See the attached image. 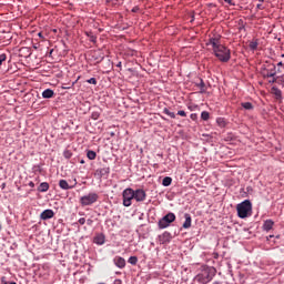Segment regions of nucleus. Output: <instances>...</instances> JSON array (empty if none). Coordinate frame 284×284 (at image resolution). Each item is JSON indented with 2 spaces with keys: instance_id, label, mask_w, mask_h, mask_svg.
Returning a JSON list of instances; mask_svg holds the SVG:
<instances>
[{
  "instance_id": "nucleus-1",
  "label": "nucleus",
  "mask_w": 284,
  "mask_h": 284,
  "mask_svg": "<svg viewBox=\"0 0 284 284\" xmlns=\"http://www.w3.org/2000/svg\"><path fill=\"white\" fill-rule=\"evenodd\" d=\"M216 276V268L214 267H206L201 273H199L194 281L201 284H207Z\"/></svg>"
},
{
  "instance_id": "nucleus-2",
  "label": "nucleus",
  "mask_w": 284,
  "mask_h": 284,
  "mask_svg": "<svg viewBox=\"0 0 284 284\" xmlns=\"http://www.w3.org/2000/svg\"><path fill=\"white\" fill-rule=\"evenodd\" d=\"M213 53L216 59H219V61H221L222 63H227V61L232 59V53L230 49L223 44L213 49Z\"/></svg>"
},
{
  "instance_id": "nucleus-3",
  "label": "nucleus",
  "mask_w": 284,
  "mask_h": 284,
  "mask_svg": "<svg viewBox=\"0 0 284 284\" xmlns=\"http://www.w3.org/2000/svg\"><path fill=\"white\" fill-rule=\"evenodd\" d=\"M236 210L240 219H247L250 216V212H252V202H250V200H245L237 204Z\"/></svg>"
},
{
  "instance_id": "nucleus-4",
  "label": "nucleus",
  "mask_w": 284,
  "mask_h": 284,
  "mask_svg": "<svg viewBox=\"0 0 284 284\" xmlns=\"http://www.w3.org/2000/svg\"><path fill=\"white\" fill-rule=\"evenodd\" d=\"M176 221V215L174 213H168L164 215L158 223L160 230H165V227H170L171 223Z\"/></svg>"
},
{
  "instance_id": "nucleus-5",
  "label": "nucleus",
  "mask_w": 284,
  "mask_h": 284,
  "mask_svg": "<svg viewBox=\"0 0 284 284\" xmlns=\"http://www.w3.org/2000/svg\"><path fill=\"white\" fill-rule=\"evenodd\" d=\"M97 201H99V194L97 193H89L80 199V203L83 205V207L88 205H94Z\"/></svg>"
},
{
  "instance_id": "nucleus-6",
  "label": "nucleus",
  "mask_w": 284,
  "mask_h": 284,
  "mask_svg": "<svg viewBox=\"0 0 284 284\" xmlns=\"http://www.w3.org/2000/svg\"><path fill=\"white\" fill-rule=\"evenodd\" d=\"M122 196L124 207H130V205H132V200L134 199V190L130 187L125 189L122 192Z\"/></svg>"
},
{
  "instance_id": "nucleus-7",
  "label": "nucleus",
  "mask_w": 284,
  "mask_h": 284,
  "mask_svg": "<svg viewBox=\"0 0 284 284\" xmlns=\"http://www.w3.org/2000/svg\"><path fill=\"white\" fill-rule=\"evenodd\" d=\"M263 70H264V79H270V77H276V64H267V65H263Z\"/></svg>"
},
{
  "instance_id": "nucleus-8",
  "label": "nucleus",
  "mask_w": 284,
  "mask_h": 284,
  "mask_svg": "<svg viewBox=\"0 0 284 284\" xmlns=\"http://www.w3.org/2000/svg\"><path fill=\"white\" fill-rule=\"evenodd\" d=\"M206 45H212L213 50L221 47V36L215 34L209 39V43Z\"/></svg>"
},
{
  "instance_id": "nucleus-9",
  "label": "nucleus",
  "mask_w": 284,
  "mask_h": 284,
  "mask_svg": "<svg viewBox=\"0 0 284 284\" xmlns=\"http://www.w3.org/2000/svg\"><path fill=\"white\" fill-rule=\"evenodd\" d=\"M146 197H148V194L143 189H138L134 191V199L138 203L145 201Z\"/></svg>"
},
{
  "instance_id": "nucleus-10",
  "label": "nucleus",
  "mask_w": 284,
  "mask_h": 284,
  "mask_svg": "<svg viewBox=\"0 0 284 284\" xmlns=\"http://www.w3.org/2000/svg\"><path fill=\"white\" fill-rule=\"evenodd\" d=\"M59 187H61V190H73V187H77V180H74V183L71 185H70V183H68V181L60 180Z\"/></svg>"
},
{
  "instance_id": "nucleus-11",
  "label": "nucleus",
  "mask_w": 284,
  "mask_h": 284,
  "mask_svg": "<svg viewBox=\"0 0 284 284\" xmlns=\"http://www.w3.org/2000/svg\"><path fill=\"white\" fill-rule=\"evenodd\" d=\"M41 221H48L50 219H54V211L47 209L40 214Z\"/></svg>"
},
{
  "instance_id": "nucleus-12",
  "label": "nucleus",
  "mask_w": 284,
  "mask_h": 284,
  "mask_svg": "<svg viewBox=\"0 0 284 284\" xmlns=\"http://www.w3.org/2000/svg\"><path fill=\"white\" fill-rule=\"evenodd\" d=\"M271 94H273L276 101H283V92L276 87H272Z\"/></svg>"
},
{
  "instance_id": "nucleus-13",
  "label": "nucleus",
  "mask_w": 284,
  "mask_h": 284,
  "mask_svg": "<svg viewBox=\"0 0 284 284\" xmlns=\"http://www.w3.org/2000/svg\"><path fill=\"white\" fill-rule=\"evenodd\" d=\"M113 263H114L115 267H119L120 270H123V267H125V258H123L121 256H115L113 258Z\"/></svg>"
},
{
  "instance_id": "nucleus-14",
  "label": "nucleus",
  "mask_w": 284,
  "mask_h": 284,
  "mask_svg": "<svg viewBox=\"0 0 284 284\" xmlns=\"http://www.w3.org/2000/svg\"><path fill=\"white\" fill-rule=\"evenodd\" d=\"M184 219L183 227L184 230H190V227H192V215H190V213H185Z\"/></svg>"
},
{
  "instance_id": "nucleus-15",
  "label": "nucleus",
  "mask_w": 284,
  "mask_h": 284,
  "mask_svg": "<svg viewBox=\"0 0 284 284\" xmlns=\"http://www.w3.org/2000/svg\"><path fill=\"white\" fill-rule=\"evenodd\" d=\"M272 227H274V221L272 220H266L263 224V230L264 232H270V230H272Z\"/></svg>"
},
{
  "instance_id": "nucleus-16",
  "label": "nucleus",
  "mask_w": 284,
  "mask_h": 284,
  "mask_svg": "<svg viewBox=\"0 0 284 284\" xmlns=\"http://www.w3.org/2000/svg\"><path fill=\"white\" fill-rule=\"evenodd\" d=\"M52 97H54V91L52 89H45L42 92V98L43 99H52Z\"/></svg>"
},
{
  "instance_id": "nucleus-17",
  "label": "nucleus",
  "mask_w": 284,
  "mask_h": 284,
  "mask_svg": "<svg viewBox=\"0 0 284 284\" xmlns=\"http://www.w3.org/2000/svg\"><path fill=\"white\" fill-rule=\"evenodd\" d=\"M94 243L97 245H103V243H105V235H103V234L97 235L94 237Z\"/></svg>"
},
{
  "instance_id": "nucleus-18",
  "label": "nucleus",
  "mask_w": 284,
  "mask_h": 284,
  "mask_svg": "<svg viewBox=\"0 0 284 284\" xmlns=\"http://www.w3.org/2000/svg\"><path fill=\"white\" fill-rule=\"evenodd\" d=\"M49 190L50 184H48V182H42L38 187V192H48Z\"/></svg>"
},
{
  "instance_id": "nucleus-19",
  "label": "nucleus",
  "mask_w": 284,
  "mask_h": 284,
  "mask_svg": "<svg viewBox=\"0 0 284 284\" xmlns=\"http://www.w3.org/2000/svg\"><path fill=\"white\" fill-rule=\"evenodd\" d=\"M162 185H163L164 187H170V185H172V178L165 176V178L162 180Z\"/></svg>"
},
{
  "instance_id": "nucleus-20",
  "label": "nucleus",
  "mask_w": 284,
  "mask_h": 284,
  "mask_svg": "<svg viewBox=\"0 0 284 284\" xmlns=\"http://www.w3.org/2000/svg\"><path fill=\"white\" fill-rule=\"evenodd\" d=\"M163 114H166V115L170 116L171 119H176V113L170 111V109H168V108H164V109H163Z\"/></svg>"
},
{
  "instance_id": "nucleus-21",
  "label": "nucleus",
  "mask_w": 284,
  "mask_h": 284,
  "mask_svg": "<svg viewBox=\"0 0 284 284\" xmlns=\"http://www.w3.org/2000/svg\"><path fill=\"white\" fill-rule=\"evenodd\" d=\"M250 50H258V40H253L248 44Z\"/></svg>"
},
{
  "instance_id": "nucleus-22",
  "label": "nucleus",
  "mask_w": 284,
  "mask_h": 284,
  "mask_svg": "<svg viewBox=\"0 0 284 284\" xmlns=\"http://www.w3.org/2000/svg\"><path fill=\"white\" fill-rule=\"evenodd\" d=\"M241 105L244 108V110H254V104L251 102H242Z\"/></svg>"
},
{
  "instance_id": "nucleus-23",
  "label": "nucleus",
  "mask_w": 284,
  "mask_h": 284,
  "mask_svg": "<svg viewBox=\"0 0 284 284\" xmlns=\"http://www.w3.org/2000/svg\"><path fill=\"white\" fill-rule=\"evenodd\" d=\"M87 156L90 161H94V159H97V152L94 151H88L87 152Z\"/></svg>"
},
{
  "instance_id": "nucleus-24",
  "label": "nucleus",
  "mask_w": 284,
  "mask_h": 284,
  "mask_svg": "<svg viewBox=\"0 0 284 284\" xmlns=\"http://www.w3.org/2000/svg\"><path fill=\"white\" fill-rule=\"evenodd\" d=\"M128 263H130V265H136L139 263V257L131 256L129 257Z\"/></svg>"
},
{
  "instance_id": "nucleus-25",
  "label": "nucleus",
  "mask_w": 284,
  "mask_h": 284,
  "mask_svg": "<svg viewBox=\"0 0 284 284\" xmlns=\"http://www.w3.org/2000/svg\"><path fill=\"white\" fill-rule=\"evenodd\" d=\"M201 119H202V121H209L210 120V112L203 111L201 113Z\"/></svg>"
},
{
  "instance_id": "nucleus-26",
  "label": "nucleus",
  "mask_w": 284,
  "mask_h": 284,
  "mask_svg": "<svg viewBox=\"0 0 284 284\" xmlns=\"http://www.w3.org/2000/svg\"><path fill=\"white\" fill-rule=\"evenodd\" d=\"M197 88H200V92L203 93L205 92V82L203 80H200V83H197Z\"/></svg>"
},
{
  "instance_id": "nucleus-27",
  "label": "nucleus",
  "mask_w": 284,
  "mask_h": 284,
  "mask_svg": "<svg viewBox=\"0 0 284 284\" xmlns=\"http://www.w3.org/2000/svg\"><path fill=\"white\" fill-rule=\"evenodd\" d=\"M63 156H64V159H72V151L65 150V151L63 152Z\"/></svg>"
},
{
  "instance_id": "nucleus-28",
  "label": "nucleus",
  "mask_w": 284,
  "mask_h": 284,
  "mask_svg": "<svg viewBox=\"0 0 284 284\" xmlns=\"http://www.w3.org/2000/svg\"><path fill=\"white\" fill-rule=\"evenodd\" d=\"M99 116H101V113H99V111H95L91 114V119H93V121H98Z\"/></svg>"
},
{
  "instance_id": "nucleus-29",
  "label": "nucleus",
  "mask_w": 284,
  "mask_h": 284,
  "mask_svg": "<svg viewBox=\"0 0 284 284\" xmlns=\"http://www.w3.org/2000/svg\"><path fill=\"white\" fill-rule=\"evenodd\" d=\"M8 59V57L6 55V53L0 54V65L3 64V61H6Z\"/></svg>"
},
{
  "instance_id": "nucleus-30",
  "label": "nucleus",
  "mask_w": 284,
  "mask_h": 284,
  "mask_svg": "<svg viewBox=\"0 0 284 284\" xmlns=\"http://www.w3.org/2000/svg\"><path fill=\"white\" fill-rule=\"evenodd\" d=\"M87 36L90 38V41H92V43L97 42V37H94L92 33H87Z\"/></svg>"
},
{
  "instance_id": "nucleus-31",
  "label": "nucleus",
  "mask_w": 284,
  "mask_h": 284,
  "mask_svg": "<svg viewBox=\"0 0 284 284\" xmlns=\"http://www.w3.org/2000/svg\"><path fill=\"white\" fill-rule=\"evenodd\" d=\"M87 83H90L91 85H97V80H95V78H91V79L87 80Z\"/></svg>"
},
{
  "instance_id": "nucleus-32",
  "label": "nucleus",
  "mask_w": 284,
  "mask_h": 284,
  "mask_svg": "<svg viewBox=\"0 0 284 284\" xmlns=\"http://www.w3.org/2000/svg\"><path fill=\"white\" fill-rule=\"evenodd\" d=\"M109 1H111L115 6H121V3H123V0H109Z\"/></svg>"
},
{
  "instance_id": "nucleus-33",
  "label": "nucleus",
  "mask_w": 284,
  "mask_h": 284,
  "mask_svg": "<svg viewBox=\"0 0 284 284\" xmlns=\"http://www.w3.org/2000/svg\"><path fill=\"white\" fill-rule=\"evenodd\" d=\"M190 119H191L192 121H196V119H199V115H196V113H192V114L190 115Z\"/></svg>"
},
{
  "instance_id": "nucleus-34",
  "label": "nucleus",
  "mask_w": 284,
  "mask_h": 284,
  "mask_svg": "<svg viewBox=\"0 0 284 284\" xmlns=\"http://www.w3.org/2000/svg\"><path fill=\"white\" fill-rule=\"evenodd\" d=\"M103 172H105V169H98L97 174H100V176H103Z\"/></svg>"
},
{
  "instance_id": "nucleus-35",
  "label": "nucleus",
  "mask_w": 284,
  "mask_h": 284,
  "mask_svg": "<svg viewBox=\"0 0 284 284\" xmlns=\"http://www.w3.org/2000/svg\"><path fill=\"white\" fill-rule=\"evenodd\" d=\"M78 223H79L80 225H85V217H81V219L78 221Z\"/></svg>"
},
{
  "instance_id": "nucleus-36",
  "label": "nucleus",
  "mask_w": 284,
  "mask_h": 284,
  "mask_svg": "<svg viewBox=\"0 0 284 284\" xmlns=\"http://www.w3.org/2000/svg\"><path fill=\"white\" fill-rule=\"evenodd\" d=\"M179 116H187V113L185 111H178Z\"/></svg>"
},
{
  "instance_id": "nucleus-37",
  "label": "nucleus",
  "mask_w": 284,
  "mask_h": 284,
  "mask_svg": "<svg viewBox=\"0 0 284 284\" xmlns=\"http://www.w3.org/2000/svg\"><path fill=\"white\" fill-rule=\"evenodd\" d=\"M270 79H272V80H270L268 83H276V78L275 77H270Z\"/></svg>"
},
{
  "instance_id": "nucleus-38",
  "label": "nucleus",
  "mask_w": 284,
  "mask_h": 284,
  "mask_svg": "<svg viewBox=\"0 0 284 284\" xmlns=\"http://www.w3.org/2000/svg\"><path fill=\"white\" fill-rule=\"evenodd\" d=\"M225 3H229V6H234L233 0H224Z\"/></svg>"
},
{
  "instance_id": "nucleus-39",
  "label": "nucleus",
  "mask_w": 284,
  "mask_h": 284,
  "mask_svg": "<svg viewBox=\"0 0 284 284\" xmlns=\"http://www.w3.org/2000/svg\"><path fill=\"white\" fill-rule=\"evenodd\" d=\"M93 221L92 220H87V225H92Z\"/></svg>"
},
{
  "instance_id": "nucleus-40",
  "label": "nucleus",
  "mask_w": 284,
  "mask_h": 284,
  "mask_svg": "<svg viewBox=\"0 0 284 284\" xmlns=\"http://www.w3.org/2000/svg\"><path fill=\"white\" fill-rule=\"evenodd\" d=\"M132 12H139V7H134V8L132 9Z\"/></svg>"
},
{
  "instance_id": "nucleus-41",
  "label": "nucleus",
  "mask_w": 284,
  "mask_h": 284,
  "mask_svg": "<svg viewBox=\"0 0 284 284\" xmlns=\"http://www.w3.org/2000/svg\"><path fill=\"white\" fill-rule=\"evenodd\" d=\"M29 187H34V182H29Z\"/></svg>"
},
{
  "instance_id": "nucleus-42",
  "label": "nucleus",
  "mask_w": 284,
  "mask_h": 284,
  "mask_svg": "<svg viewBox=\"0 0 284 284\" xmlns=\"http://www.w3.org/2000/svg\"><path fill=\"white\" fill-rule=\"evenodd\" d=\"M3 284H17V282H4Z\"/></svg>"
},
{
  "instance_id": "nucleus-43",
  "label": "nucleus",
  "mask_w": 284,
  "mask_h": 284,
  "mask_svg": "<svg viewBox=\"0 0 284 284\" xmlns=\"http://www.w3.org/2000/svg\"><path fill=\"white\" fill-rule=\"evenodd\" d=\"M38 36H39L40 38H43V33H41V32H40V33H38Z\"/></svg>"
},
{
  "instance_id": "nucleus-44",
  "label": "nucleus",
  "mask_w": 284,
  "mask_h": 284,
  "mask_svg": "<svg viewBox=\"0 0 284 284\" xmlns=\"http://www.w3.org/2000/svg\"><path fill=\"white\" fill-rule=\"evenodd\" d=\"M163 236H170V233H164Z\"/></svg>"
},
{
  "instance_id": "nucleus-45",
  "label": "nucleus",
  "mask_w": 284,
  "mask_h": 284,
  "mask_svg": "<svg viewBox=\"0 0 284 284\" xmlns=\"http://www.w3.org/2000/svg\"><path fill=\"white\" fill-rule=\"evenodd\" d=\"M277 65H283V62H278Z\"/></svg>"
},
{
  "instance_id": "nucleus-46",
  "label": "nucleus",
  "mask_w": 284,
  "mask_h": 284,
  "mask_svg": "<svg viewBox=\"0 0 284 284\" xmlns=\"http://www.w3.org/2000/svg\"><path fill=\"white\" fill-rule=\"evenodd\" d=\"M80 163H82V164H83V163H85V161H83V160H82V161H80Z\"/></svg>"
},
{
  "instance_id": "nucleus-47",
  "label": "nucleus",
  "mask_w": 284,
  "mask_h": 284,
  "mask_svg": "<svg viewBox=\"0 0 284 284\" xmlns=\"http://www.w3.org/2000/svg\"><path fill=\"white\" fill-rule=\"evenodd\" d=\"M274 237V235H270V239H273Z\"/></svg>"
},
{
  "instance_id": "nucleus-48",
  "label": "nucleus",
  "mask_w": 284,
  "mask_h": 284,
  "mask_svg": "<svg viewBox=\"0 0 284 284\" xmlns=\"http://www.w3.org/2000/svg\"><path fill=\"white\" fill-rule=\"evenodd\" d=\"M213 284H221V283H219V282H214Z\"/></svg>"
},
{
  "instance_id": "nucleus-49",
  "label": "nucleus",
  "mask_w": 284,
  "mask_h": 284,
  "mask_svg": "<svg viewBox=\"0 0 284 284\" xmlns=\"http://www.w3.org/2000/svg\"><path fill=\"white\" fill-rule=\"evenodd\" d=\"M1 229H2V226H1V223H0V232H1Z\"/></svg>"
}]
</instances>
